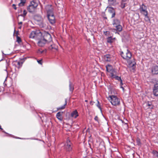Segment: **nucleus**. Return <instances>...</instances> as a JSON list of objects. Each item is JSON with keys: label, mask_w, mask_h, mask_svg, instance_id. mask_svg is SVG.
I'll return each instance as SVG.
<instances>
[{"label": "nucleus", "mask_w": 158, "mask_h": 158, "mask_svg": "<svg viewBox=\"0 0 158 158\" xmlns=\"http://www.w3.org/2000/svg\"><path fill=\"white\" fill-rule=\"evenodd\" d=\"M45 9L47 13L48 18L50 23L52 24H54L55 23V19L53 14V9L51 5L46 6Z\"/></svg>", "instance_id": "1"}, {"label": "nucleus", "mask_w": 158, "mask_h": 158, "mask_svg": "<svg viewBox=\"0 0 158 158\" xmlns=\"http://www.w3.org/2000/svg\"><path fill=\"white\" fill-rule=\"evenodd\" d=\"M106 70L107 72V74L110 76L112 78L115 79H121L120 77L117 75V73L116 70L113 69L112 65L108 64L106 66Z\"/></svg>", "instance_id": "2"}, {"label": "nucleus", "mask_w": 158, "mask_h": 158, "mask_svg": "<svg viewBox=\"0 0 158 158\" xmlns=\"http://www.w3.org/2000/svg\"><path fill=\"white\" fill-rule=\"evenodd\" d=\"M39 1L37 0H33L30 2L29 5L27 7V10L31 13L35 11L38 5Z\"/></svg>", "instance_id": "3"}, {"label": "nucleus", "mask_w": 158, "mask_h": 158, "mask_svg": "<svg viewBox=\"0 0 158 158\" xmlns=\"http://www.w3.org/2000/svg\"><path fill=\"white\" fill-rule=\"evenodd\" d=\"M42 35V33L39 30H35L32 31L30 33L29 37L38 40L40 39Z\"/></svg>", "instance_id": "4"}, {"label": "nucleus", "mask_w": 158, "mask_h": 158, "mask_svg": "<svg viewBox=\"0 0 158 158\" xmlns=\"http://www.w3.org/2000/svg\"><path fill=\"white\" fill-rule=\"evenodd\" d=\"M108 99L111 104L114 106H118L120 104V99L115 96L111 95L109 96Z\"/></svg>", "instance_id": "5"}, {"label": "nucleus", "mask_w": 158, "mask_h": 158, "mask_svg": "<svg viewBox=\"0 0 158 158\" xmlns=\"http://www.w3.org/2000/svg\"><path fill=\"white\" fill-rule=\"evenodd\" d=\"M42 37L48 43H50L52 41V37L51 35L46 31H43L42 32Z\"/></svg>", "instance_id": "6"}, {"label": "nucleus", "mask_w": 158, "mask_h": 158, "mask_svg": "<svg viewBox=\"0 0 158 158\" xmlns=\"http://www.w3.org/2000/svg\"><path fill=\"white\" fill-rule=\"evenodd\" d=\"M136 64V62L134 59L131 61L129 60V69L131 72L134 73L135 71Z\"/></svg>", "instance_id": "7"}, {"label": "nucleus", "mask_w": 158, "mask_h": 158, "mask_svg": "<svg viewBox=\"0 0 158 158\" xmlns=\"http://www.w3.org/2000/svg\"><path fill=\"white\" fill-rule=\"evenodd\" d=\"M38 40V41L37 44L38 46L40 47H43L44 46L45 44L48 43L46 41L44 40V39L42 37Z\"/></svg>", "instance_id": "8"}, {"label": "nucleus", "mask_w": 158, "mask_h": 158, "mask_svg": "<svg viewBox=\"0 0 158 158\" xmlns=\"http://www.w3.org/2000/svg\"><path fill=\"white\" fill-rule=\"evenodd\" d=\"M147 9V7L146 6L143 4L141 5L140 6L139 10L142 14H144L148 13Z\"/></svg>", "instance_id": "9"}, {"label": "nucleus", "mask_w": 158, "mask_h": 158, "mask_svg": "<svg viewBox=\"0 0 158 158\" xmlns=\"http://www.w3.org/2000/svg\"><path fill=\"white\" fill-rule=\"evenodd\" d=\"M71 143L69 140H67L65 145V147L68 151H70L72 149Z\"/></svg>", "instance_id": "10"}, {"label": "nucleus", "mask_w": 158, "mask_h": 158, "mask_svg": "<svg viewBox=\"0 0 158 158\" xmlns=\"http://www.w3.org/2000/svg\"><path fill=\"white\" fill-rule=\"evenodd\" d=\"M107 8L108 12L110 14H111V17L112 18L114 17L115 15V12L114 8L109 6H108Z\"/></svg>", "instance_id": "11"}, {"label": "nucleus", "mask_w": 158, "mask_h": 158, "mask_svg": "<svg viewBox=\"0 0 158 158\" xmlns=\"http://www.w3.org/2000/svg\"><path fill=\"white\" fill-rule=\"evenodd\" d=\"M153 92L155 96H158V84H156L154 85Z\"/></svg>", "instance_id": "12"}, {"label": "nucleus", "mask_w": 158, "mask_h": 158, "mask_svg": "<svg viewBox=\"0 0 158 158\" xmlns=\"http://www.w3.org/2000/svg\"><path fill=\"white\" fill-rule=\"evenodd\" d=\"M127 52L125 53V54L124 55V53L123 52H122L121 53V55L122 56V57L125 59H126L127 60V62H128V59L127 58V53H128V49H127Z\"/></svg>", "instance_id": "13"}, {"label": "nucleus", "mask_w": 158, "mask_h": 158, "mask_svg": "<svg viewBox=\"0 0 158 158\" xmlns=\"http://www.w3.org/2000/svg\"><path fill=\"white\" fill-rule=\"evenodd\" d=\"M152 73L154 74H158V66H154L152 69Z\"/></svg>", "instance_id": "14"}, {"label": "nucleus", "mask_w": 158, "mask_h": 158, "mask_svg": "<svg viewBox=\"0 0 158 158\" xmlns=\"http://www.w3.org/2000/svg\"><path fill=\"white\" fill-rule=\"evenodd\" d=\"M63 112H59L57 113L56 115V118L60 121H62L63 120L62 114Z\"/></svg>", "instance_id": "15"}, {"label": "nucleus", "mask_w": 158, "mask_h": 158, "mask_svg": "<svg viewBox=\"0 0 158 158\" xmlns=\"http://www.w3.org/2000/svg\"><path fill=\"white\" fill-rule=\"evenodd\" d=\"M71 117H72L76 118L78 116V113L77 110H75L73 111L71 113Z\"/></svg>", "instance_id": "16"}, {"label": "nucleus", "mask_w": 158, "mask_h": 158, "mask_svg": "<svg viewBox=\"0 0 158 158\" xmlns=\"http://www.w3.org/2000/svg\"><path fill=\"white\" fill-rule=\"evenodd\" d=\"M110 56L109 55H106L104 56V59L106 61H110Z\"/></svg>", "instance_id": "17"}, {"label": "nucleus", "mask_w": 158, "mask_h": 158, "mask_svg": "<svg viewBox=\"0 0 158 158\" xmlns=\"http://www.w3.org/2000/svg\"><path fill=\"white\" fill-rule=\"evenodd\" d=\"M126 2V1L125 0H122L120 5V6L122 8H123L127 4Z\"/></svg>", "instance_id": "18"}, {"label": "nucleus", "mask_w": 158, "mask_h": 158, "mask_svg": "<svg viewBox=\"0 0 158 158\" xmlns=\"http://www.w3.org/2000/svg\"><path fill=\"white\" fill-rule=\"evenodd\" d=\"M67 100L66 99H65V103L62 106L57 108V110H62V109H64L65 108V106L67 105Z\"/></svg>", "instance_id": "19"}, {"label": "nucleus", "mask_w": 158, "mask_h": 158, "mask_svg": "<svg viewBox=\"0 0 158 158\" xmlns=\"http://www.w3.org/2000/svg\"><path fill=\"white\" fill-rule=\"evenodd\" d=\"M120 23V22L119 21L118 19H114V20L113 22V24L114 25H116H116H120L119 24Z\"/></svg>", "instance_id": "20"}, {"label": "nucleus", "mask_w": 158, "mask_h": 158, "mask_svg": "<svg viewBox=\"0 0 158 158\" xmlns=\"http://www.w3.org/2000/svg\"><path fill=\"white\" fill-rule=\"evenodd\" d=\"M114 39H114L112 38L111 36L108 37L107 38V42L108 43H111L113 42Z\"/></svg>", "instance_id": "21"}, {"label": "nucleus", "mask_w": 158, "mask_h": 158, "mask_svg": "<svg viewBox=\"0 0 158 158\" xmlns=\"http://www.w3.org/2000/svg\"><path fill=\"white\" fill-rule=\"evenodd\" d=\"M26 2V0H20V2L19 4V6H23L24 5Z\"/></svg>", "instance_id": "22"}, {"label": "nucleus", "mask_w": 158, "mask_h": 158, "mask_svg": "<svg viewBox=\"0 0 158 158\" xmlns=\"http://www.w3.org/2000/svg\"><path fill=\"white\" fill-rule=\"evenodd\" d=\"M108 2L110 5H114L115 3L116 0H108Z\"/></svg>", "instance_id": "23"}, {"label": "nucleus", "mask_w": 158, "mask_h": 158, "mask_svg": "<svg viewBox=\"0 0 158 158\" xmlns=\"http://www.w3.org/2000/svg\"><path fill=\"white\" fill-rule=\"evenodd\" d=\"M143 14L145 16V20L146 21H150V19L148 15V13H145Z\"/></svg>", "instance_id": "24"}, {"label": "nucleus", "mask_w": 158, "mask_h": 158, "mask_svg": "<svg viewBox=\"0 0 158 158\" xmlns=\"http://www.w3.org/2000/svg\"><path fill=\"white\" fill-rule=\"evenodd\" d=\"M152 153L155 158H158V152L157 151L153 150L152 151Z\"/></svg>", "instance_id": "25"}, {"label": "nucleus", "mask_w": 158, "mask_h": 158, "mask_svg": "<svg viewBox=\"0 0 158 158\" xmlns=\"http://www.w3.org/2000/svg\"><path fill=\"white\" fill-rule=\"evenodd\" d=\"M115 27L118 31H121L122 30V27L121 25H118L115 26Z\"/></svg>", "instance_id": "26"}, {"label": "nucleus", "mask_w": 158, "mask_h": 158, "mask_svg": "<svg viewBox=\"0 0 158 158\" xmlns=\"http://www.w3.org/2000/svg\"><path fill=\"white\" fill-rule=\"evenodd\" d=\"M74 89L73 86L71 84L69 85V89L70 91H73Z\"/></svg>", "instance_id": "27"}, {"label": "nucleus", "mask_w": 158, "mask_h": 158, "mask_svg": "<svg viewBox=\"0 0 158 158\" xmlns=\"http://www.w3.org/2000/svg\"><path fill=\"white\" fill-rule=\"evenodd\" d=\"M27 13V11L25 10H24L23 11V13L22 15V16L24 17L26 15Z\"/></svg>", "instance_id": "28"}, {"label": "nucleus", "mask_w": 158, "mask_h": 158, "mask_svg": "<svg viewBox=\"0 0 158 158\" xmlns=\"http://www.w3.org/2000/svg\"><path fill=\"white\" fill-rule=\"evenodd\" d=\"M17 41L19 43L20 42H21V39H20V38L18 37V36H17Z\"/></svg>", "instance_id": "29"}, {"label": "nucleus", "mask_w": 158, "mask_h": 158, "mask_svg": "<svg viewBox=\"0 0 158 158\" xmlns=\"http://www.w3.org/2000/svg\"><path fill=\"white\" fill-rule=\"evenodd\" d=\"M43 52V50H42L41 49H39L37 51V53H38L41 54Z\"/></svg>", "instance_id": "30"}, {"label": "nucleus", "mask_w": 158, "mask_h": 158, "mask_svg": "<svg viewBox=\"0 0 158 158\" xmlns=\"http://www.w3.org/2000/svg\"><path fill=\"white\" fill-rule=\"evenodd\" d=\"M97 102H98V103H97V107H98V108H99V109H101V108L100 107V105L99 102L98 101H97Z\"/></svg>", "instance_id": "31"}, {"label": "nucleus", "mask_w": 158, "mask_h": 158, "mask_svg": "<svg viewBox=\"0 0 158 158\" xmlns=\"http://www.w3.org/2000/svg\"><path fill=\"white\" fill-rule=\"evenodd\" d=\"M94 120L97 121V122H99V121H98V117L96 116L95 118H94Z\"/></svg>", "instance_id": "32"}, {"label": "nucleus", "mask_w": 158, "mask_h": 158, "mask_svg": "<svg viewBox=\"0 0 158 158\" xmlns=\"http://www.w3.org/2000/svg\"><path fill=\"white\" fill-rule=\"evenodd\" d=\"M37 61L39 64H42V60H37Z\"/></svg>", "instance_id": "33"}, {"label": "nucleus", "mask_w": 158, "mask_h": 158, "mask_svg": "<svg viewBox=\"0 0 158 158\" xmlns=\"http://www.w3.org/2000/svg\"><path fill=\"white\" fill-rule=\"evenodd\" d=\"M140 34H141V35H140L141 37H139V39H140L141 38H143L144 36V35H143V33H141Z\"/></svg>", "instance_id": "34"}, {"label": "nucleus", "mask_w": 158, "mask_h": 158, "mask_svg": "<svg viewBox=\"0 0 158 158\" xmlns=\"http://www.w3.org/2000/svg\"><path fill=\"white\" fill-rule=\"evenodd\" d=\"M54 45H52V44H51V47H50L49 48L50 49H53L54 48Z\"/></svg>", "instance_id": "35"}, {"label": "nucleus", "mask_w": 158, "mask_h": 158, "mask_svg": "<svg viewBox=\"0 0 158 158\" xmlns=\"http://www.w3.org/2000/svg\"><path fill=\"white\" fill-rule=\"evenodd\" d=\"M109 32L108 31H106L104 32L105 34V35H107V36H108V34H109Z\"/></svg>", "instance_id": "36"}, {"label": "nucleus", "mask_w": 158, "mask_h": 158, "mask_svg": "<svg viewBox=\"0 0 158 158\" xmlns=\"http://www.w3.org/2000/svg\"><path fill=\"white\" fill-rule=\"evenodd\" d=\"M12 6L13 8H14L15 10H16V6L14 4L12 5Z\"/></svg>", "instance_id": "37"}, {"label": "nucleus", "mask_w": 158, "mask_h": 158, "mask_svg": "<svg viewBox=\"0 0 158 158\" xmlns=\"http://www.w3.org/2000/svg\"><path fill=\"white\" fill-rule=\"evenodd\" d=\"M40 26L42 27H44V25L43 23H42L40 25Z\"/></svg>", "instance_id": "38"}, {"label": "nucleus", "mask_w": 158, "mask_h": 158, "mask_svg": "<svg viewBox=\"0 0 158 158\" xmlns=\"http://www.w3.org/2000/svg\"><path fill=\"white\" fill-rule=\"evenodd\" d=\"M22 23H23L22 22H19V25H21L22 24Z\"/></svg>", "instance_id": "39"}, {"label": "nucleus", "mask_w": 158, "mask_h": 158, "mask_svg": "<svg viewBox=\"0 0 158 158\" xmlns=\"http://www.w3.org/2000/svg\"><path fill=\"white\" fill-rule=\"evenodd\" d=\"M137 143H138V144H139V145L140 143V142L138 140H137Z\"/></svg>", "instance_id": "40"}, {"label": "nucleus", "mask_w": 158, "mask_h": 158, "mask_svg": "<svg viewBox=\"0 0 158 158\" xmlns=\"http://www.w3.org/2000/svg\"><path fill=\"white\" fill-rule=\"evenodd\" d=\"M120 81V82L121 83V85H122V80L121 79L119 80Z\"/></svg>", "instance_id": "41"}, {"label": "nucleus", "mask_w": 158, "mask_h": 158, "mask_svg": "<svg viewBox=\"0 0 158 158\" xmlns=\"http://www.w3.org/2000/svg\"><path fill=\"white\" fill-rule=\"evenodd\" d=\"M19 27H19V29H21V27H22V26H21V25H19Z\"/></svg>", "instance_id": "42"}, {"label": "nucleus", "mask_w": 158, "mask_h": 158, "mask_svg": "<svg viewBox=\"0 0 158 158\" xmlns=\"http://www.w3.org/2000/svg\"><path fill=\"white\" fill-rule=\"evenodd\" d=\"M2 89H3V87H2V88H0V92H1V90H2Z\"/></svg>", "instance_id": "43"}, {"label": "nucleus", "mask_w": 158, "mask_h": 158, "mask_svg": "<svg viewBox=\"0 0 158 158\" xmlns=\"http://www.w3.org/2000/svg\"><path fill=\"white\" fill-rule=\"evenodd\" d=\"M20 64V62H18V65H19Z\"/></svg>", "instance_id": "44"}, {"label": "nucleus", "mask_w": 158, "mask_h": 158, "mask_svg": "<svg viewBox=\"0 0 158 158\" xmlns=\"http://www.w3.org/2000/svg\"><path fill=\"white\" fill-rule=\"evenodd\" d=\"M2 54H3V55H6V54H4V53H3V51H2Z\"/></svg>", "instance_id": "45"}, {"label": "nucleus", "mask_w": 158, "mask_h": 158, "mask_svg": "<svg viewBox=\"0 0 158 158\" xmlns=\"http://www.w3.org/2000/svg\"><path fill=\"white\" fill-rule=\"evenodd\" d=\"M148 106H151V104H148Z\"/></svg>", "instance_id": "46"}, {"label": "nucleus", "mask_w": 158, "mask_h": 158, "mask_svg": "<svg viewBox=\"0 0 158 158\" xmlns=\"http://www.w3.org/2000/svg\"><path fill=\"white\" fill-rule=\"evenodd\" d=\"M121 87L123 89H124V88L123 87H122V86H121Z\"/></svg>", "instance_id": "47"}, {"label": "nucleus", "mask_w": 158, "mask_h": 158, "mask_svg": "<svg viewBox=\"0 0 158 158\" xmlns=\"http://www.w3.org/2000/svg\"><path fill=\"white\" fill-rule=\"evenodd\" d=\"M17 138L19 139H23L22 138H19V137H18V138Z\"/></svg>", "instance_id": "48"}, {"label": "nucleus", "mask_w": 158, "mask_h": 158, "mask_svg": "<svg viewBox=\"0 0 158 158\" xmlns=\"http://www.w3.org/2000/svg\"><path fill=\"white\" fill-rule=\"evenodd\" d=\"M85 102H88V101L87 100H85Z\"/></svg>", "instance_id": "49"}, {"label": "nucleus", "mask_w": 158, "mask_h": 158, "mask_svg": "<svg viewBox=\"0 0 158 158\" xmlns=\"http://www.w3.org/2000/svg\"><path fill=\"white\" fill-rule=\"evenodd\" d=\"M104 18H105V19H107V18H106V17H104Z\"/></svg>", "instance_id": "50"}, {"label": "nucleus", "mask_w": 158, "mask_h": 158, "mask_svg": "<svg viewBox=\"0 0 158 158\" xmlns=\"http://www.w3.org/2000/svg\"><path fill=\"white\" fill-rule=\"evenodd\" d=\"M130 55H131V53H130Z\"/></svg>", "instance_id": "51"}, {"label": "nucleus", "mask_w": 158, "mask_h": 158, "mask_svg": "<svg viewBox=\"0 0 158 158\" xmlns=\"http://www.w3.org/2000/svg\"><path fill=\"white\" fill-rule=\"evenodd\" d=\"M7 78V77H6V79Z\"/></svg>", "instance_id": "52"}, {"label": "nucleus", "mask_w": 158, "mask_h": 158, "mask_svg": "<svg viewBox=\"0 0 158 158\" xmlns=\"http://www.w3.org/2000/svg\"><path fill=\"white\" fill-rule=\"evenodd\" d=\"M129 58H130V57H129Z\"/></svg>", "instance_id": "53"}]
</instances>
